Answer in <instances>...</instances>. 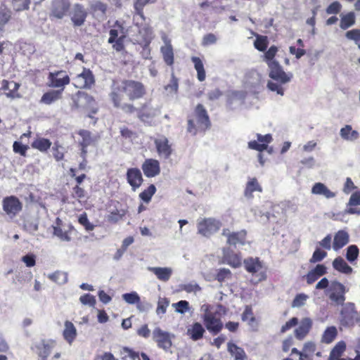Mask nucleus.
<instances>
[{"instance_id":"obj_45","label":"nucleus","mask_w":360,"mask_h":360,"mask_svg":"<svg viewBox=\"0 0 360 360\" xmlns=\"http://www.w3.org/2000/svg\"><path fill=\"white\" fill-rule=\"evenodd\" d=\"M48 278L52 281L59 284L63 285L68 282V274L67 273L62 271H56L53 274H49L48 275Z\"/></svg>"},{"instance_id":"obj_30","label":"nucleus","mask_w":360,"mask_h":360,"mask_svg":"<svg viewBox=\"0 0 360 360\" xmlns=\"http://www.w3.org/2000/svg\"><path fill=\"white\" fill-rule=\"evenodd\" d=\"M148 270L153 272L159 280L164 282L169 280L173 271L170 267L148 266Z\"/></svg>"},{"instance_id":"obj_43","label":"nucleus","mask_w":360,"mask_h":360,"mask_svg":"<svg viewBox=\"0 0 360 360\" xmlns=\"http://www.w3.org/2000/svg\"><path fill=\"white\" fill-rule=\"evenodd\" d=\"M355 22V15L354 12H349L345 15H341L340 27L346 30L352 26Z\"/></svg>"},{"instance_id":"obj_55","label":"nucleus","mask_w":360,"mask_h":360,"mask_svg":"<svg viewBox=\"0 0 360 360\" xmlns=\"http://www.w3.org/2000/svg\"><path fill=\"white\" fill-rule=\"evenodd\" d=\"M169 304V301L167 298L160 297L158 302V307L156 309V313L158 315L164 314Z\"/></svg>"},{"instance_id":"obj_36","label":"nucleus","mask_w":360,"mask_h":360,"mask_svg":"<svg viewBox=\"0 0 360 360\" xmlns=\"http://www.w3.org/2000/svg\"><path fill=\"white\" fill-rule=\"evenodd\" d=\"M333 268L345 274H350L352 272V268L341 257H338L333 262Z\"/></svg>"},{"instance_id":"obj_53","label":"nucleus","mask_w":360,"mask_h":360,"mask_svg":"<svg viewBox=\"0 0 360 360\" xmlns=\"http://www.w3.org/2000/svg\"><path fill=\"white\" fill-rule=\"evenodd\" d=\"M122 299L129 304H139L141 300L140 297L136 292L123 294Z\"/></svg>"},{"instance_id":"obj_27","label":"nucleus","mask_w":360,"mask_h":360,"mask_svg":"<svg viewBox=\"0 0 360 360\" xmlns=\"http://www.w3.org/2000/svg\"><path fill=\"white\" fill-rule=\"evenodd\" d=\"M86 17V12L84 7L81 5L77 4L74 6L71 20L75 26H81L84 24Z\"/></svg>"},{"instance_id":"obj_7","label":"nucleus","mask_w":360,"mask_h":360,"mask_svg":"<svg viewBox=\"0 0 360 360\" xmlns=\"http://www.w3.org/2000/svg\"><path fill=\"white\" fill-rule=\"evenodd\" d=\"M222 224L220 220L213 218H199L197 220L198 233L209 238L219 231Z\"/></svg>"},{"instance_id":"obj_4","label":"nucleus","mask_w":360,"mask_h":360,"mask_svg":"<svg viewBox=\"0 0 360 360\" xmlns=\"http://www.w3.org/2000/svg\"><path fill=\"white\" fill-rule=\"evenodd\" d=\"M155 0H136L134 8L136 14L134 15L135 25L139 27V32L142 37L147 40L151 37L152 29L145 22L146 18L143 15V8L147 4L155 2Z\"/></svg>"},{"instance_id":"obj_21","label":"nucleus","mask_w":360,"mask_h":360,"mask_svg":"<svg viewBox=\"0 0 360 360\" xmlns=\"http://www.w3.org/2000/svg\"><path fill=\"white\" fill-rule=\"evenodd\" d=\"M297 328L294 331L295 337L299 340H304L309 334L312 328L313 321L309 317L303 318L300 322Z\"/></svg>"},{"instance_id":"obj_59","label":"nucleus","mask_w":360,"mask_h":360,"mask_svg":"<svg viewBox=\"0 0 360 360\" xmlns=\"http://www.w3.org/2000/svg\"><path fill=\"white\" fill-rule=\"evenodd\" d=\"M181 289L186 292L191 293L193 292L196 294L198 292L200 291V287L195 282L189 283L184 284L181 286Z\"/></svg>"},{"instance_id":"obj_46","label":"nucleus","mask_w":360,"mask_h":360,"mask_svg":"<svg viewBox=\"0 0 360 360\" xmlns=\"http://www.w3.org/2000/svg\"><path fill=\"white\" fill-rule=\"evenodd\" d=\"M109 34L110 37L108 39V43L110 44H113L120 37H122V38L125 37L124 29L120 25L111 29Z\"/></svg>"},{"instance_id":"obj_22","label":"nucleus","mask_w":360,"mask_h":360,"mask_svg":"<svg viewBox=\"0 0 360 360\" xmlns=\"http://www.w3.org/2000/svg\"><path fill=\"white\" fill-rule=\"evenodd\" d=\"M142 169L146 176L154 177L160 173V162L155 159H147L142 165Z\"/></svg>"},{"instance_id":"obj_19","label":"nucleus","mask_w":360,"mask_h":360,"mask_svg":"<svg viewBox=\"0 0 360 360\" xmlns=\"http://www.w3.org/2000/svg\"><path fill=\"white\" fill-rule=\"evenodd\" d=\"M69 0H55L52 4L51 15L57 19H62L69 11Z\"/></svg>"},{"instance_id":"obj_37","label":"nucleus","mask_w":360,"mask_h":360,"mask_svg":"<svg viewBox=\"0 0 360 360\" xmlns=\"http://www.w3.org/2000/svg\"><path fill=\"white\" fill-rule=\"evenodd\" d=\"M61 94L62 90H53L45 93L41 98V102L46 105H50L59 100L61 98Z\"/></svg>"},{"instance_id":"obj_26","label":"nucleus","mask_w":360,"mask_h":360,"mask_svg":"<svg viewBox=\"0 0 360 360\" xmlns=\"http://www.w3.org/2000/svg\"><path fill=\"white\" fill-rule=\"evenodd\" d=\"M2 86L1 90L7 91L8 92L5 93V95L7 98L14 99L16 98H20L19 94L17 92L19 89V84L11 81L8 82L7 80L4 79L2 81Z\"/></svg>"},{"instance_id":"obj_49","label":"nucleus","mask_w":360,"mask_h":360,"mask_svg":"<svg viewBox=\"0 0 360 360\" xmlns=\"http://www.w3.org/2000/svg\"><path fill=\"white\" fill-rule=\"evenodd\" d=\"M278 51V48L275 46H271L264 55V60L266 63L268 68L271 63H278L274 60V57Z\"/></svg>"},{"instance_id":"obj_31","label":"nucleus","mask_w":360,"mask_h":360,"mask_svg":"<svg viewBox=\"0 0 360 360\" xmlns=\"http://www.w3.org/2000/svg\"><path fill=\"white\" fill-rule=\"evenodd\" d=\"M269 207H276L275 205H273L271 202H266L261 207H252L250 211L253 213L255 217H260L261 218L265 217V220L268 221L270 219L271 213L267 210Z\"/></svg>"},{"instance_id":"obj_28","label":"nucleus","mask_w":360,"mask_h":360,"mask_svg":"<svg viewBox=\"0 0 360 360\" xmlns=\"http://www.w3.org/2000/svg\"><path fill=\"white\" fill-rule=\"evenodd\" d=\"M340 137L349 142H355L359 139V133L356 130H354L351 125L347 124L340 130Z\"/></svg>"},{"instance_id":"obj_47","label":"nucleus","mask_w":360,"mask_h":360,"mask_svg":"<svg viewBox=\"0 0 360 360\" xmlns=\"http://www.w3.org/2000/svg\"><path fill=\"white\" fill-rule=\"evenodd\" d=\"M79 134L82 137V140L80 141L82 147H88L95 141V139L91 136L89 131L80 130Z\"/></svg>"},{"instance_id":"obj_13","label":"nucleus","mask_w":360,"mask_h":360,"mask_svg":"<svg viewBox=\"0 0 360 360\" xmlns=\"http://www.w3.org/2000/svg\"><path fill=\"white\" fill-rule=\"evenodd\" d=\"M345 287L342 283L333 281L329 285L328 296L337 304H343L345 300Z\"/></svg>"},{"instance_id":"obj_16","label":"nucleus","mask_w":360,"mask_h":360,"mask_svg":"<svg viewBox=\"0 0 360 360\" xmlns=\"http://www.w3.org/2000/svg\"><path fill=\"white\" fill-rule=\"evenodd\" d=\"M154 143L158 155L165 159H168L173 150L168 139L165 136H160L155 139Z\"/></svg>"},{"instance_id":"obj_63","label":"nucleus","mask_w":360,"mask_h":360,"mask_svg":"<svg viewBox=\"0 0 360 360\" xmlns=\"http://www.w3.org/2000/svg\"><path fill=\"white\" fill-rule=\"evenodd\" d=\"M79 222L84 226L86 231H92L94 229V226L89 222L86 214L84 213L79 215L78 219Z\"/></svg>"},{"instance_id":"obj_10","label":"nucleus","mask_w":360,"mask_h":360,"mask_svg":"<svg viewBox=\"0 0 360 360\" xmlns=\"http://www.w3.org/2000/svg\"><path fill=\"white\" fill-rule=\"evenodd\" d=\"M174 334L162 330L160 327H155L152 333V338L157 346L165 352H168L172 345V340Z\"/></svg>"},{"instance_id":"obj_29","label":"nucleus","mask_w":360,"mask_h":360,"mask_svg":"<svg viewBox=\"0 0 360 360\" xmlns=\"http://www.w3.org/2000/svg\"><path fill=\"white\" fill-rule=\"evenodd\" d=\"M349 240V233L344 230L338 231L335 236L333 240V248L334 250L337 251L341 249L342 247L346 245Z\"/></svg>"},{"instance_id":"obj_42","label":"nucleus","mask_w":360,"mask_h":360,"mask_svg":"<svg viewBox=\"0 0 360 360\" xmlns=\"http://www.w3.org/2000/svg\"><path fill=\"white\" fill-rule=\"evenodd\" d=\"M338 335L337 328L335 326L328 327L323 332L321 337V342L329 344L331 343Z\"/></svg>"},{"instance_id":"obj_34","label":"nucleus","mask_w":360,"mask_h":360,"mask_svg":"<svg viewBox=\"0 0 360 360\" xmlns=\"http://www.w3.org/2000/svg\"><path fill=\"white\" fill-rule=\"evenodd\" d=\"M12 11L4 3H0V32L4 30V26L11 19Z\"/></svg>"},{"instance_id":"obj_51","label":"nucleus","mask_w":360,"mask_h":360,"mask_svg":"<svg viewBox=\"0 0 360 360\" xmlns=\"http://www.w3.org/2000/svg\"><path fill=\"white\" fill-rule=\"evenodd\" d=\"M172 306L176 312L181 314H185L189 310V303L186 300H181L176 303H173Z\"/></svg>"},{"instance_id":"obj_5","label":"nucleus","mask_w":360,"mask_h":360,"mask_svg":"<svg viewBox=\"0 0 360 360\" xmlns=\"http://www.w3.org/2000/svg\"><path fill=\"white\" fill-rule=\"evenodd\" d=\"M195 122L198 125V129L201 130L207 129L210 125V120L207 111L201 104H198L195 110V119L188 120L187 131L195 135L197 133V128L195 127Z\"/></svg>"},{"instance_id":"obj_1","label":"nucleus","mask_w":360,"mask_h":360,"mask_svg":"<svg viewBox=\"0 0 360 360\" xmlns=\"http://www.w3.org/2000/svg\"><path fill=\"white\" fill-rule=\"evenodd\" d=\"M144 93L145 89L141 83L133 80H126L113 84L110 98L115 107L131 112L134 108L131 105L123 103L124 97L127 96L129 100H134L142 97Z\"/></svg>"},{"instance_id":"obj_40","label":"nucleus","mask_w":360,"mask_h":360,"mask_svg":"<svg viewBox=\"0 0 360 360\" xmlns=\"http://www.w3.org/2000/svg\"><path fill=\"white\" fill-rule=\"evenodd\" d=\"M346 349V344L344 341L338 342L330 353L328 360H337L341 356Z\"/></svg>"},{"instance_id":"obj_15","label":"nucleus","mask_w":360,"mask_h":360,"mask_svg":"<svg viewBox=\"0 0 360 360\" xmlns=\"http://www.w3.org/2000/svg\"><path fill=\"white\" fill-rule=\"evenodd\" d=\"M74 82L77 88H90L94 84V77L90 70L84 68L74 78Z\"/></svg>"},{"instance_id":"obj_20","label":"nucleus","mask_w":360,"mask_h":360,"mask_svg":"<svg viewBox=\"0 0 360 360\" xmlns=\"http://www.w3.org/2000/svg\"><path fill=\"white\" fill-rule=\"evenodd\" d=\"M160 109L150 105H145L139 112V118L145 123L152 125L154 118L160 114Z\"/></svg>"},{"instance_id":"obj_9","label":"nucleus","mask_w":360,"mask_h":360,"mask_svg":"<svg viewBox=\"0 0 360 360\" xmlns=\"http://www.w3.org/2000/svg\"><path fill=\"white\" fill-rule=\"evenodd\" d=\"M247 232L241 230L237 232H232L228 229H223L222 236L226 238V243L235 247L242 246L245 250L250 248V242L246 240Z\"/></svg>"},{"instance_id":"obj_52","label":"nucleus","mask_w":360,"mask_h":360,"mask_svg":"<svg viewBox=\"0 0 360 360\" xmlns=\"http://www.w3.org/2000/svg\"><path fill=\"white\" fill-rule=\"evenodd\" d=\"M359 255V249L356 245H352L347 249L346 258L347 259L352 262L355 261Z\"/></svg>"},{"instance_id":"obj_57","label":"nucleus","mask_w":360,"mask_h":360,"mask_svg":"<svg viewBox=\"0 0 360 360\" xmlns=\"http://www.w3.org/2000/svg\"><path fill=\"white\" fill-rule=\"evenodd\" d=\"M345 37L349 40H352L358 46L360 44V30L353 29L345 33Z\"/></svg>"},{"instance_id":"obj_24","label":"nucleus","mask_w":360,"mask_h":360,"mask_svg":"<svg viewBox=\"0 0 360 360\" xmlns=\"http://www.w3.org/2000/svg\"><path fill=\"white\" fill-rule=\"evenodd\" d=\"M127 179L134 191L139 188L143 181L141 172L138 168L129 169L127 172Z\"/></svg>"},{"instance_id":"obj_50","label":"nucleus","mask_w":360,"mask_h":360,"mask_svg":"<svg viewBox=\"0 0 360 360\" xmlns=\"http://www.w3.org/2000/svg\"><path fill=\"white\" fill-rule=\"evenodd\" d=\"M155 186L153 184H151L148 186V188L146 190L143 191L139 194V197L145 202H149L151 200L152 196L155 194Z\"/></svg>"},{"instance_id":"obj_11","label":"nucleus","mask_w":360,"mask_h":360,"mask_svg":"<svg viewBox=\"0 0 360 360\" xmlns=\"http://www.w3.org/2000/svg\"><path fill=\"white\" fill-rule=\"evenodd\" d=\"M70 81L69 76L63 70L50 72L48 77L49 86L58 88L62 91L64 87L70 83Z\"/></svg>"},{"instance_id":"obj_44","label":"nucleus","mask_w":360,"mask_h":360,"mask_svg":"<svg viewBox=\"0 0 360 360\" xmlns=\"http://www.w3.org/2000/svg\"><path fill=\"white\" fill-rule=\"evenodd\" d=\"M228 350L234 356L236 360H244L245 358V353L244 350L236 346L235 344L229 343Z\"/></svg>"},{"instance_id":"obj_60","label":"nucleus","mask_w":360,"mask_h":360,"mask_svg":"<svg viewBox=\"0 0 360 360\" xmlns=\"http://www.w3.org/2000/svg\"><path fill=\"white\" fill-rule=\"evenodd\" d=\"M53 234L62 240H64V241H70V237L69 236L67 231H63L59 226L53 227Z\"/></svg>"},{"instance_id":"obj_32","label":"nucleus","mask_w":360,"mask_h":360,"mask_svg":"<svg viewBox=\"0 0 360 360\" xmlns=\"http://www.w3.org/2000/svg\"><path fill=\"white\" fill-rule=\"evenodd\" d=\"M311 193L315 195H321L324 196L326 198H333L336 196V193L331 191L328 187L322 183H316L312 188Z\"/></svg>"},{"instance_id":"obj_6","label":"nucleus","mask_w":360,"mask_h":360,"mask_svg":"<svg viewBox=\"0 0 360 360\" xmlns=\"http://www.w3.org/2000/svg\"><path fill=\"white\" fill-rule=\"evenodd\" d=\"M264 82V77L260 72L255 70H250L245 75L243 86L249 92L257 94L263 89Z\"/></svg>"},{"instance_id":"obj_2","label":"nucleus","mask_w":360,"mask_h":360,"mask_svg":"<svg viewBox=\"0 0 360 360\" xmlns=\"http://www.w3.org/2000/svg\"><path fill=\"white\" fill-rule=\"evenodd\" d=\"M200 312L207 329L214 334L218 333L223 327L221 316L226 314V309L222 305H210L204 304L200 307Z\"/></svg>"},{"instance_id":"obj_33","label":"nucleus","mask_w":360,"mask_h":360,"mask_svg":"<svg viewBox=\"0 0 360 360\" xmlns=\"http://www.w3.org/2000/svg\"><path fill=\"white\" fill-rule=\"evenodd\" d=\"M255 191L262 192V188L256 178H250L246 184L244 195L247 198L252 199Z\"/></svg>"},{"instance_id":"obj_8","label":"nucleus","mask_w":360,"mask_h":360,"mask_svg":"<svg viewBox=\"0 0 360 360\" xmlns=\"http://www.w3.org/2000/svg\"><path fill=\"white\" fill-rule=\"evenodd\" d=\"M76 108L86 110L87 112L95 114L98 108L94 98L85 92L79 91L72 98Z\"/></svg>"},{"instance_id":"obj_23","label":"nucleus","mask_w":360,"mask_h":360,"mask_svg":"<svg viewBox=\"0 0 360 360\" xmlns=\"http://www.w3.org/2000/svg\"><path fill=\"white\" fill-rule=\"evenodd\" d=\"M245 269L252 274L259 273L261 276L259 280L264 278V271H263L262 263L258 258H248L244 260Z\"/></svg>"},{"instance_id":"obj_14","label":"nucleus","mask_w":360,"mask_h":360,"mask_svg":"<svg viewBox=\"0 0 360 360\" xmlns=\"http://www.w3.org/2000/svg\"><path fill=\"white\" fill-rule=\"evenodd\" d=\"M22 208V202L15 196L7 197L3 200V210L11 218L15 217Z\"/></svg>"},{"instance_id":"obj_41","label":"nucleus","mask_w":360,"mask_h":360,"mask_svg":"<svg viewBox=\"0 0 360 360\" xmlns=\"http://www.w3.org/2000/svg\"><path fill=\"white\" fill-rule=\"evenodd\" d=\"M192 62L194 63V67L197 71V76L199 81L202 82L205 79V71L204 65L200 58L193 56L191 58Z\"/></svg>"},{"instance_id":"obj_25","label":"nucleus","mask_w":360,"mask_h":360,"mask_svg":"<svg viewBox=\"0 0 360 360\" xmlns=\"http://www.w3.org/2000/svg\"><path fill=\"white\" fill-rule=\"evenodd\" d=\"M77 336V330L75 325L70 321H65L63 330V337L65 342L72 345Z\"/></svg>"},{"instance_id":"obj_48","label":"nucleus","mask_w":360,"mask_h":360,"mask_svg":"<svg viewBox=\"0 0 360 360\" xmlns=\"http://www.w3.org/2000/svg\"><path fill=\"white\" fill-rule=\"evenodd\" d=\"M224 257L227 263L233 267H238L241 264V257L236 254H224Z\"/></svg>"},{"instance_id":"obj_38","label":"nucleus","mask_w":360,"mask_h":360,"mask_svg":"<svg viewBox=\"0 0 360 360\" xmlns=\"http://www.w3.org/2000/svg\"><path fill=\"white\" fill-rule=\"evenodd\" d=\"M316 351V344L312 341H308L304 344L303 349L300 353V359L311 360V356Z\"/></svg>"},{"instance_id":"obj_54","label":"nucleus","mask_w":360,"mask_h":360,"mask_svg":"<svg viewBox=\"0 0 360 360\" xmlns=\"http://www.w3.org/2000/svg\"><path fill=\"white\" fill-rule=\"evenodd\" d=\"M242 319L244 321H247L249 325H252L255 322V318L253 315L251 307H245V309L242 315Z\"/></svg>"},{"instance_id":"obj_3","label":"nucleus","mask_w":360,"mask_h":360,"mask_svg":"<svg viewBox=\"0 0 360 360\" xmlns=\"http://www.w3.org/2000/svg\"><path fill=\"white\" fill-rule=\"evenodd\" d=\"M269 77L271 80L268 81L267 89L277 94L283 96L284 95L285 89L283 85L289 83L293 75L292 72H285L279 63H271L269 67Z\"/></svg>"},{"instance_id":"obj_62","label":"nucleus","mask_w":360,"mask_h":360,"mask_svg":"<svg viewBox=\"0 0 360 360\" xmlns=\"http://www.w3.org/2000/svg\"><path fill=\"white\" fill-rule=\"evenodd\" d=\"M255 47L260 51H264L267 46L266 37H257L254 43Z\"/></svg>"},{"instance_id":"obj_56","label":"nucleus","mask_w":360,"mask_h":360,"mask_svg":"<svg viewBox=\"0 0 360 360\" xmlns=\"http://www.w3.org/2000/svg\"><path fill=\"white\" fill-rule=\"evenodd\" d=\"M30 3V0H13V6L16 11L27 10Z\"/></svg>"},{"instance_id":"obj_18","label":"nucleus","mask_w":360,"mask_h":360,"mask_svg":"<svg viewBox=\"0 0 360 360\" xmlns=\"http://www.w3.org/2000/svg\"><path fill=\"white\" fill-rule=\"evenodd\" d=\"M257 141H250L248 142V148L259 152H262L268 148V144L273 140L271 134L262 135L257 134Z\"/></svg>"},{"instance_id":"obj_58","label":"nucleus","mask_w":360,"mask_h":360,"mask_svg":"<svg viewBox=\"0 0 360 360\" xmlns=\"http://www.w3.org/2000/svg\"><path fill=\"white\" fill-rule=\"evenodd\" d=\"M80 302L84 305L94 307L96 304V298L90 294H84L79 297Z\"/></svg>"},{"instance_id":"obj_39","label":"nucleus","mask_w":360,"mask_h":360,"mask_svg":"<svg viewBox=\"0 0 360 360\" xmlns=\"http://www.w3.org/2000/svg\"><path fill=\"white\" fill-rule=\"evenodd\" d=\"M51 146V142L50 140L44 138H37L32 143V147L34 149H37L41 152L47 151Z\"/></svg>"},{"instance_id":"obj_61","label":"nucleus","mask_w":360,"mask_h":360,"mask_svg":"<svg viewBox=\"0 0 360 360\" xmlns=\"http://www.w3.org/2000/svg\"><path fill=\"white\" fill-rule=\"evenodd\" d=\"M327 256V253L325 251L321 250L319 248H317L313 253L311 258L310 259V262L312 263H316L321 261L323 258Z\"/></svg>"},{"instance_id":"obj_35","label":"nucleus","mask_w":360,"mask_h":360,"mask_svg":"<svg viewBox=\"0 0 360 360\" xmlns=\"http://www.w3.org/2000/svg\"><path fill=\"white\" fill-rule=\"evenodd\" d=\"M205 329L200 323H195L191 326L187 330L188 335L193 340H198L202 338Z\"/></svg>"},{"instance_id":"obj_64","label":"nucleus","mask_w":360,"mask_h":360,"mask_svg":"<svg viewBox=\"0 0 360 360\" xmlns=\"http://www.w3.org/2000/svg\"><path fill=\"white\" fill-rule=\"evenodd\" d=\"M123 354V359L124 360H140L139 354L128 348L124 349Z\"/></svg>"},{"instance_id":"obj_17","label":"nucleus","mask_w":360,"mask_h":360,"mask_svg":"<svg viewBox=\"0 0 360 360\" xmlns=\"http://www.w3.org/2000/svg\"><path fill=\"white\" fill-rule=\"evenodd\" d=\"M161 38L164 42V45L160 48L163 60L167 65H172L174 63V51L171 40L165 34H162Z\"/></svg>"},{"instance_id":"obj_12","label":"nucleus","mask_w":360,"mask_h":360,"mask_svg":"<svg viewBox=\"0 0 360 360\" xmlns=\"http://www.w3.org/2000/svg\"><path fill=\"white\" fill-rule=\"evenodd\" d=\"M56 346L53 340H41L32 347V349L40 358V360H47V357Z\"/></svg>"}]
</instances>
